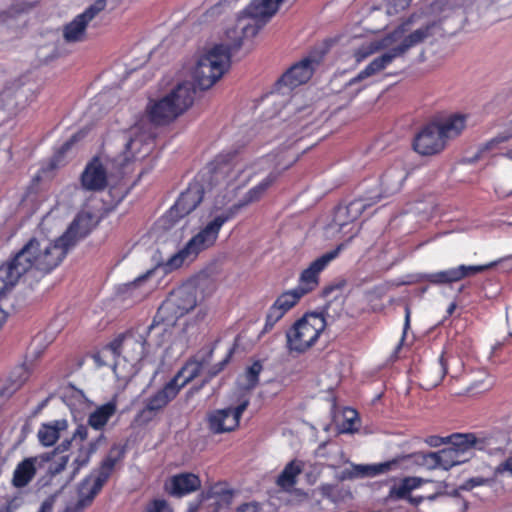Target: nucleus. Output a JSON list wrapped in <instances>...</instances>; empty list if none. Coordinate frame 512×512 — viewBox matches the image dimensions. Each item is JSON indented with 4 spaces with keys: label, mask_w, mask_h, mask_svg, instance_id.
I'll return each instance as SVG.
<instances>
[{
    "label": "nucleus",
    "mask_w": 512,
    "mask_h": 512,
    "mask_svg": "<svg viewBox=\"0 0 512 512\" xmlns=\"http://www.w3.org/2000/svg\"><path fill=\"white\" fill-rule=\"evenodd\" d=\"M446 439L447 443L462 457L468 450L476 449L475 433H454Z\"/></svg>",
    "instance_id": "2f4dec72"
},
{
    "label": "nucleus",
    "mask_w": 512,
    "mask_h": 512,
    "mask_svg": "<svg viewBox=\"0 0 512 512\" xmlns=\"http://www.w3.org/2000/svg\"><path fill=\"white\" fill-rule=\"evenodd\" d=\"M178 380H180V375H175L161 390L147 398L144 408L137 415V419L147 423L161 412L178 395Z\"/></svg>",
    "instance_id": "f8f14e48"
},
{
    "label": "nucleus",
    "mask_w": 512,
    "mask_h": 512,
    "mask_svg": "<svg viewBox=\"0 0 512 512\" xmlns=\"http://www.w3.org/2000/svg\"><path fill=\"white\" fill-rule=\"evenodd\" d=\"M139 130L140 127L137 125L117 137V144L121 151L114 156V159H118L116 162L121 169L131 160L145 158L151 151V143L148 140H152V135H139Z\"/></svg>",
    "instance_id": "1a4fd4ad"
},
{
    "label": "nucleus",
    "mask_w": 512,
    "mask_h": 512,
    "mask_svg": "<svg viewBox=\"0 0 512 512\" xmlns=\"http://www.w3.org/2000/svg\"><path fill=\"white\" fill-rule=\"evenodd\" d=\"M68 423L65 419L53 423L43 424L38 431V438L42 445L52 446L60 437V432L66 430Z\"/></svg>",
    "instance_id": "bb28decb"
},
{
    "label": "nucleus",
    "mask_w": 512,
    "mask_h": 512,
    "mask_svg": "<svg viewBox=\"0 0 512 512\" xmlns=\"http://www.w3.org/2000/svg\"><path fill=\"white\" fill-rule=\"evenodd\" d=\"M447 373V361L444 354L440 358L429 365L422 375V387L430 390L441 383Z\"/></svg>",
    "instance_id": "4be33fe9"
},
{
    "label": "nucleus",
    "mask_w": 512,
    "mask_h": 512,
    "mask_svg": "<svg viewBox=\"0 0 512 512\" xmlns=\"http://www.w3.org/2000/svg\"><path fill=\"white\" fill-rule=\"evenodd\" d=\"M118 159L107 158L102 162L94 157L81 174V185L87 191H103L107 187L108 176H118L121 168L117 165Z\"/></svg>",
    "instance_id": "9b49d317"
},
{
    "label": "nucleus",
    "mask_w": 512,
    "mask_h": 512,
    "mask_svg": "<svg viewBox=\"0 0 512 512\" xmlns=\"http://www.w3.org/2000/svg\"><path fill=\"white\" fill-rule=\"evenodd\" d=\"M213 348L209 349L207 354L198 362L188 363L185 367L177 372L176 375H180V379L184 377V379L179 382V390L184 387L188 382L196 378L200 374V370L207 364H209L212 354Z\"/></svg>",
    "instance_id": "c756f323"
},
{
    "label": "nucleus",
    "mask_w": 512,
    "mask_h": 512,
    "mask_svg": "<svg viewBox=\"0 0 512 512\" xmlns=\"http://www.w3.org/2000/svg\"><path fill=\"white\" fill-rule=\"evenodd\" d=\"M437 452L440 461V468H443L444 470H449L451 467L466 461V459L462 458V456H460V454H458V452L451 446Z\"/></svg>",
    "instance_id": "58836bf2"
},
{
    "label": "nucleus",
    "mask_w": 512,
    "mask_h": 512,
    "mask_svg": "<svg viewBox=\"0 0 512 512\" xmlns=\"http://www.w3.org/2000/svg\"><path fill=\"white\" fill-rule=\"evenodd\" d=\"M124 455V448L120 447L118 445H114L111 447L108 455L105 457V459L101 462V465L98 469V475L94 480V484L88 494L85 495L84 493V487L87 484L88 480H85L83 483L81 489H80V499L77 501V503L71 508L75 512H82L86 507H88L95 496L100 492L102 489L104 483L109 478L112 470L114 469L115 464L118 460H120Z\"/></svg>",
    "instance_id": "9d476101"
},
{
    "label": "nucleus",
    "mask_w": 512,
    "mask_h": 512,
    "mask_svg": "<svg viewBox=\"0 0 512 512\" xmlns=\"http://www.w3.org/2000/svg\"><path fill=\"white\" fill-rule=\"evenodd\" d=\"M72 437H73L74 440H76V439H79L80 441L86 440L87 437H88V429H87V427L84 426V425L78 426L76 431L73 433Z\"/></svg>",
    "instance_id": "e2e57ef3"
},
{
    "label": "nucleus",
    "mask_w": 512,
    "mask_h": 512,
    "mask_svg": "<svg viewBox=\"0 0 512 512\" xmlns=\"http://www.w3.org/2000/svg\"><path fill=\"white\" fill-rule=\"evenodd\" d=\"M233 492L225 489L222 485L217 484L213 486L207 493L206 499L210 500L208 512H220L223 508H228L232 503Z\"/></svg>",
    "instance_id": "393cba45"
},
{
    "label": "nucleus",
    "mask_w": 512,
    "mask_h": 512,
    "mask_svg": "<svg viewBox=\"0 0 512 512\" xmlns=\"http://www.w3.org/2000/svg\"><path fill=\"white\" fill-rule=\"evenodd\" d=\"M261 510L260 503L256 501H251L247 503H243L237 507V512H259Z\"/></svg>",
    "instance_id": "4d7b16f0"
},
{
    "label": "nucleus",
    "mask_w": 512,
    "mask_h": 512,
    "mask_svg": "<svg viewBox=\"0 0 512 512\" xmlns=\"http://www.w3.org/2000/svg\"><path fill=\"white\" fill-rule=\"evenodd\" d=\"M36 463L37 457H29L16 466L11 481L15 488H24L32 481L37 472Z\"/></svg>",
    "instance_id": "5701e85b"
},
{
    "label": "nucleus",
    "mask_w": 512,
    "mask_h": 512,
    "mask_svg": "<svg viewBox=\"0 0 512 512\" xmlns=\"http://www.w3.org/2000/svg\"><path fill=\"white\" fill-rule=\"evenodd\" d=\"M233 216L234 211H224L216 216L181 250L170 256L165 262L158 263L156 269L162 268L165 273H168L181 267L185 262L193 261L201 251L214 245L222 225Z\"/></svg>",
    "instance_id": "423d86ee"
},
{
    "label": "nucleus",
    "mask_w": 512,
    "mask_h": 512,
    "mask_svg": "<svg viewBox=\"0 0 512 512\" xmlns=\"http://www.w3.org/2000/svg\"><path fill=\"white\" fill-rule=\"evenodd\" d=\"M437 123L425 126L415 137L413 147L421 155H434L442 151L445 141Z\"/></svg>",
    "instance_id": "2eb2a0df"
},
{
    "label": "nucleus",
    "mask_w": 512,
    "mask_h": 512,
    "mask_svg": "<svg viewBox=\"0 0 512 512\" xmlns=\"http://www.w3.org/2000/svg\"><path fill=\"white\" fill-rule=\"evenodd\" d=\"M248 405H249V400H244L236 408H232V415L230 418V422H231L230 427H238L241 415L246 410Z\"/></svg>",
    "instance_id": "3c124183"
},
{
    "label": "nucleus",
    "mask_w": 512,
    "mask_h": 512,
    "mask_svg": "<svg viewBox=\"0 0 512 512\" xmlns=\"http://www.w3.org/2000/svg\"><path fill=\"white\" fill-rule=\"evenodd\" d=\"M197 305V289L191 284L174 290L158 308L153 322L147 329V335L164 336L176 325L177 320Z\"/></svg>",
    "instance_id": "7ed1b4c3"
},
{
    "label": "nucleus",
    "mask_w": 512,
    "mask_h": 512,
    "mask_svg": "<svg viewBox=\"0 0 512 512\" xmlns=\"http://www.w3.org/2000/svg\"><path fill=\"white\" fill-rule=\"evenodd\" d=\"M14 374L11 376L12 385L10 393L19 389L28 379V372L24 368H19V375L14 379Z\"/></svg>",
    "instance_id": "864d4df0"
},
{
    "label": "nucleus",
    "mask_w": 512,
    "mask_h": 512,
    "mask_svg": "<svg viewBox=\"0 0 512 512\" xmlns=\"http://www.w3.org/2000/svg\"><path fill=\"white\" fill-rule=\"evenodd\" d=\"M281 2L283 0H252L237 18L235 26L226 31V38L234 40V48H241L243 38L256 36L276 13Z\"/></svg>",
    "instance_id": "0eeeda50"
},
{
    "label": "nucleus",
    "mask_w": 512,
    "mask_h": 512,
    "mask_svg": "<svg viewBox=\"0 0 512 512\" xmlns=\"http://www.w3.org/2000/svg\"><path fill=\"white\" fill-rule=\"evenodd\" d=\"M442 18L432 17L424 12L413 13L405 19L394 31L390 33L393 43L404 56L411 48L444 37L448 31L443 26Z\"/></svg>",
    "instance_id": "f03ea898"
},
{
    "label": "nucleus",
    "mask_w": 512,
    "mask_h": 512,
    "mask_svg": "<svg viewBox=\"0 0 512 512\" xmlns=\"http://www.w3.org/2000/svg\"><path fill=\"white\" fill-rule=\"evenodd\" d=\"M248 405H249V400H244L236 408H232V415L230 418V422H231L230 427H238L241 415L246 410Z\"/></svg>",
    "instance_id": "603ef678"
},
{
    "label": "nucleus",
    "mask_w": 512,
    "mask_h": 512,
    "mask_svg": "<svg viewBox=\"0 0 512 512\" xmlns=\"http://www.w3.org/2000/svg\"><path fill=\"white\" fill-rule=\"evenodd\" d=\"M67 462H68V456L61 457L59 463H56L55 465L50 466L49 473L52 476L61 473L65 469Z\"/></svg>",
    "instance_id": "052dcab7"
},
{
    "label": "nucleus",
    "mask_w": 512,
    "mask_h": 512,
    "mask_svg": "<svg viewBox=\"0 0 512 512\" xmlns=\"http://www.w3.org/2000/svg\"><path fill=\"white\" fill-rule=\"evenodd\" d=\"M423 483V479L418 477H405L398 485L391 487L386 501H395L407 499L412 490L416 489Z\"/></svg>",
    "instance_id": "cd10ccee"
},
{
    "label": "nucleus",
    "mask_w": 512,
    "mask_h": 512,
    "mask_svg": "<svg viewBox=\"0 0 512 512\" xmlns=\"http://www.w3.org/2000/svg\"><path fill=\"white\" fill-rule=\"evenodd\" d=\"M426 443L431 447H438L442 444H448L446 437H439V436H429L426 439Z\"/></svg>",
    "instance_id": "0e129e2a"
},
{
    "label": "nucleus",
    "mask_w": 512,
    "mask_h": 512,
    "mask_svg": "<svg viewBox=\"0 0 512 512\" xmlns=\"http://www.w3.org/2000/svg\"><path fill=\"white\" fill-rule=\"evenodd\" d=\"M441 130L442 138L446 142L450 138H454L460 134L465 127V117L462 115H455L448 118L445 122L438 124Z\"/></svg>",
    "instance_id": "72a5a7b5"
},
{
    "label": "nucleus",
    "mask_w": 512,
    "mask_h": 512,
    "mask_svg": "<svg viewBox=\"0 0 512 512\" xmlns=\"http://www.w3.org/2000/svg\"><path fill=\"white\" fill-rule=\"evenodd\" d=\"M240 48H234V40L227 39L225 44H217L198 55L191 67L195 84L201 89L211 88L228 70L231 56Z\"/></svg>",
    "instance_id": "20e7f679"
},
{
    "label": "nucleus",
    "mask_w": 512,
    "mask_h": 512,
    "mask_svg": "<svg viewBox=\"0 0 512 512\" xmlns=\"http://www.w3.org/2000/svg\"><path fill=\"white\" fill-rule=\"evenodd\" d=\"M320 492L322 494V496L328 498V499H331L332 501H335V498L333 496V490H334V486L331 485V484H324L322 485L320 488Z\"/></svg>",
    "instance_id": "338daca9"
},
{
    "label": "nucleus",
    "mask_w": 512,
    "mask_h": 512,
    "mask_svg": "<svg viewBox=\"0 0 512 512\" xmlns=\"http://www.w3.org/2000/svg\"><path fill=\"white\" fill-rule=\"evenodd\" d=\"M122 344H123V339L117 338L103 349L109 350L110 351L109 357L112 358V360H114L117 356L120 355V349L122 347Z\"/></svg>",
    "instance_id": "6e6d98bb"
},
{
    "label": "nucleus",
    "mask_w": 512,
    "mask_h": 512,
    "mask_svg": "<svg viewBox=\"0 0 512 512\" xmlns=\"http://www.w3.org/2000/svg\"><path fill=\"white\" fill-rule=\"evenodd\" d=\"M94 227L92 214L83 211L76 215L65 233L56 240L31 238L12 258L0 265V294L15 286L31 269L51 272Z\"/></svg>",
    "instance_id": "f257e3e1"
},
{
    "label": "nucleus",
    "mask_w": 512,
    "mask_h": 512,
    "mask_svg": "<svg viewBox=\"0 0 512 512\" xmlns=\"http://www.w3.org/2000/svg\"><path fill=\"white\" fill-rule=\"evenodd\" d=\"M248 405H249V400H244L236 408H232V415L230 418V422H231L230 427H238L241 415L246 410Z\"/></svg>",
    "instance_id": "8fccbe9b"
},
{
    "label": "nucleus",
    "mask_w": 512,
    "mask_h": 512,
    "mask_svg": "<svg viewBox=\"0 0 512 512\" xmlns=\"http://www.w3.org/2000/svg\"><path fill=\"white\" fill-rule=\"evenodd\" d=\"M498 262L499 261H494V262H491L486 265H476V266L460 265L459 267L456 268V271L460 272L459 279L461 280L470 275H474L476 273L486 271V270L494 267L495 265H497Z\"/></svg>",
    "instance_id": "a18cd8bd"
},
{
    "label": "nucleus",
    "mask_w": 512,
    "mask_h": 512,
    "mask_svg": "<svg viewBox=\"0 0 512 512\" xmlns=\"http://www.w3.org/2000/svg\"><path fill=\"white\" fill-rule=\"evenodd\" d=\"M494 483V479L492 478H484V477H473L468 479L461 487L460 489L463 490H471L476 486L480 485H491Z\"/></svg>",
    "instance_id": "09e8293b"
},
{
    "label": "nucleus",
    "mask_w": 512,
    "mask_h": 512,
    "mask_svg": "<svg viewBox=\"0 0 512 512\" xmlns=\"http://www.w3.org/2000/svg\"><path fill=\"white\" fill-rule=\"evenodd\" d=\"M262 370L263 366L260 361H255L251 366H249L244 375L245 383L242 388L247 391L254 389L258 384V377Z\"/></svg>",
    "instance_id": "79ce46f5"
},
{
    "label": "nucleus",
    "mask_w": 512,
    "mask_h": 512,
    "mask_svg": "<svg viewBox=\"0 0 512 512\" xmlns=\"http://www.w3.org/2000/svg\"><path fill=\"white\" fill-rule=\"evenodd\" d=\"M302 472V462L293 460L289 462L277 478V485L281 488H290L296 484V477Z\"/></svg>",
    "instance_id": "473e14b6"
},
{
    "label": "nucleus",
    "mask_w": 512,
    "mask_h": 512,
    "mask_svg": "<svg viewBox=\"0 0 512 512\" xmlns=\"http://www.w3.org/2000/svg\"><path fill=\"white\" fill-rule=\"evenodd\" d=\"M106 7V0H96L82 14L78 15L87 25Z\"/></svg>",
    "instance_id": "c03bdc74"
},
{
    "label": "nucleus",
    "mask_w": 512,
    "mask_h": 512,
    "mask_svg": "<svg viewBox=\"0 0 512 512\" xmlns=\"http://www.w3.org/2000/svg\"><path fill=\"white\" fill-rule=\"evenodd\" d=\"M200 485L201 482L198 476L192 473H183L173 476L165 487L169 494L181 497L187 493L196 491L200 488Z\"/></svg>",
    "instance_id": "412c9836"
},
{
    "label": "nucleus",
    "mask_w": 512,
    "mask_h": 512,
    "mask_svg": "<svg viewBox=\"0 0 512 512\" xmlns=\"http://www.w3.org/2000/svg\"><path fill=\"white\" fill-rule=\"evenodd\" d=\"M148 512H172L164 500H156L152 509Z\"/></svg>",
    "instance_id": "680f3d73"
},
{
    "label": "nucleus",
    "mask_w": 512,
    "mask_h": 512,
    "mask_svg": "<svg viewBox=\"0 0 512 512\" xmlns=\"http://www.w3.org/2000/svg\"><path fill=\"white\" fill-rule=\"evenodd\" d=\"M109 350L102 349L100 352L93 355V359L95 360L96 364L101 367L108 364L107 360H111L112 358L109 357Z\"/></svg>",
    "instance_id": "13d9d810"
},
{
    "label": "nucleus",
    "mask_w": 512,
    "mask_h": 512,
    "mask_svg": "<svg viewBox=\"0 0 512 512\" xmlns=\"http://www.w3.org/2000/svg\"><path fill=\"white\" fill-rule=\"evenodd\" d=\"M267 314L275 320L279 321L285 313L276 304H273Z\"/></svg>",
    "instance_id": "774afa93"
},
{
    "label": "nucleus",
    "mask_w": 512,
    "mask_h": 512,
    "mask_svg": "<svg viewBox=\"0 0 512 512\" xmlns=\"http://www.w3.org/2000/svg\"><path fill=\"white\" fill-rule=\"evenodd\" d=\"M304 296L302 290L297 288L282 293L274 302L284 313L294 307Z\"/></svg>",
    "instance_id": "4c0bfd02"
},
{
    "label": "nucleus",
    "mask_w": 512,
    "mask_h": 512,
    "mask_svg": "<svg viewBox=\"0 0 512 512\" xmlns=\"http://www.w3.org/2000/svg\"><path fill=\"white\" fill-rule=\"evenodd\" d=\"M504 472H509L512 475V455L505 461L501 462L494 471L495 475L502 474Z\"/></svg>",
    "instance_id": "bf43d9fd"
},
{
    "label": "nucleus",
    "mask_w": 512,
    "mask_h": 512,
    "mask_svg": "<svg viewBox=\"0 0 512 512\" xmlns=\"http://www.w3.org/2000/svg\"><path fill=\"white\" fill-rule=\"evenodd\" d=\"M493 386V382L488 376V374L484 371L479 373V377L476 381H474L470 387L469 391L483 392L489 390Z\"/></svg>",
    "instance_id": "de8ad7c7"
},
{
    "label": "nucleus",
    "mask_w": 512,
    "mask_h": 512,
    "mask_svg": "<svg viewBox=\"0 0 512 512\" xmlns=\"http://www.w3.org/2000/svg\"><path fill=\"white\" fill-rule=\"evenodd\" d=\"M392 44H393L392 37L390 34H388L380 41L371 42L368 45L361 46L359 49H357L354 52V58L357 63H360L364 59L369 57L370 55H372L382 49L388 48Z\"/></svg>",
    "instance_id": "f704fd0d"
},
{
    "label": "nucleus",
    "mask_w": 512,
    "mask_h": 512,
    "mask_svg": "<svg viewBox=\"0 0 512 512\" xmlns=\"http://www.w3.org/2000/svg\"><path fill=\"white\" fill-rule=\"evenodd\" d=\"M227 169V165L217 166L214 163H211L207 167V172L202 175V182H208L210 186L218 185L220 183V179H223L226 174Z\"/></svg>",
    "instance_id": "a19ab883"
},
{
    "label": "nucleus",
    "mask_w": 512,
    "mask_h": 512,
    "mask_svg": "<svg viewBox=\"0 0 512 512\" xmlns=\"http://www.w3.org/2000/svg\"><path fill=\"white\" fill-rule=\"evenodd\" d=\"M375 203V200L359 198L349 202L347 205H339L335 210L334 225L338 226L339 230L342 231L349 223L357 220L366 208Z\"/></svg>",
    "instance_id": "f3484780"
},
{
    "label": "nucleus",
    "mask_w": 512,
    "mask_h": 512,
    "mask_svg": "<svg viewBox=\"0 0 512 512\" xmlns=\"http://www.w3.org/2000/svg\"><path fill=\"white\" fill-rule=\"evenodd\" d=\"M398 463L399 459H393L379 464H352L350 468L344 469L338 475V479L345 481L355 478L374 477L392 470Z\"/></svg>",
    "instance_id": "a211bd4d"
},
{
    "label": "nucleus",
    "mask_w": 512,
    "mask_h": 512,
    "mask_svg": "<svg viewBox=\"0 0 512 512\" xmlns=\"http://www.w3.org/2000/svg\"><path fill=\"white\" fill-rule=\"evenodd\" d=\"M106 438L104 434H100L95 440L91 441L88 446L81 447L79 449V454L74 460V464L76 465L73 476L77 473V471L84 465L89 462V459L93 453H95L101 442H105Z\"/></svg>",
    "instance_id": "c9c22d12"
},
{
    "label": "nucleus",
    "mask_w": 512,
    "mask_h": 512,
    "mask_svg": "<svg viewBox=\"0 0 512 512\" xmlns=\"http://www.w3.org/2000/svg\"><path fill=\"white\" fill-rule=\"evenodd\" d=\"M405 179V172L402 169L387 171L382 176V186L388 194H394L400 190Z\"/></svg>",
    "instance_id": "e433bc0d"
},
{
    "label": "nucleus",
    "mask_w": 512,
    "mask_h": 512,
    "mask_svg": "<svg viewBox=\"0 0 512 512\" xmlns=\"http://www.w3.org/2000/svg\"><path fill=\"white\" fill-rule=\"evenodd\" d=\"M204 186L201 182L195 181L181 193L175 205L168 211L165 221H176L191 213L202 201Z\"/></svg>",
    "instance_id": "ddd939ff"
},
{
    "label": "nucleus",
    "mask_w": 512,
    "mask_h": 512,
    "mask_svg": "<svg viewBox=\"0 0 512 512\" xmlns=\"http://www.w3.org/2000/svg\"><path fill=\"white\" fill-rule=\"evenodd\" d=\"M231 415L232 408L220 409L211 413L208 417L210 430L217 434L233 431L236 427H230Z\"/></svg>",
    "instance_id": "c85d7f7f"
},
{
    "label": "nucleus",
    "mask_w": 512,
    "mask_h": 512,
    "mask_svg": "<svg viewBox=\"0 0 512 512\" xmlns=\"http://www.w3.org/2000/svg\"><path fill=\"white\" fill-rule=\"evenodd\" d=\"M329 308L330 304L326 306L322 313H306L294 323L286 333L287 347L290 351L302 353L315 343L326 326Z\"/></svg>",
    "instance_id": "6e6552de"
},
{
    "label": "nucleus",
    "mask_w": 512,
    "mask_h": 512,
    "mask_svg": "<svg viewBox=\"0 0 512 512\" xmlns=\"http://www.w3.org/2000/svg\"><path fill=\"white\" fill-rule=\"evenodd\" d=\"M403 57L402 53L399 52L395 46L391 47L381 56L375 58L363 71H361L356 77L350 80L349 84H356L368 77H371L380 71L384 70L390 63L396 58Z\"/></svg>",
    "instance_id": "aec40b11"
},
{
    "label": "nucleus",
    "mask_w": 512,
    "mask_h": 512,
    "mask_svg": "<svg viewBox=\"0 0 512 512\" xmlns=\"http://www.w3.org/2000/svg\"><path fill=\"white\" fill-rule=\"evenodd\" d=\"M413 457L417 464L426 466L428 469H436L440 468V461L438 452H418L413 455L405 456L402 458H398L399 462L403 459Z\"/></svg>",
    "instance_id": "ea45409f"
},
{
    "label": "nucleus",
    "mask_w": 512,
    "mask_h": 512,
    "mask_svg": "<svg viewBox=\"0 0 512 512\" xmlns=\"http://www.w3.org/2000/svg\"><path fill=\"white\" fill-rule=\"evenodd\" d=\"M194 95V83L179 82L166 95L149 102L146 113L150 122L157 126L169 124L192 106Z\"/></svg>",
    "instance_id": "39448f33"
},
{
    "label": "nucleus",
    "mask_w": 512,
    "mask_h": 512,
    "mask_svg": "<svg viewBox=\"0 0 512 512\" xmlns=\"http://www.w3.org/2000/svg\"><path fill=\"white\" fill-rule=\"evenodd\" d=\"M342 247L343 244H340L334 250L329 251L314 260L305 270L302 271L299 278V286L296 288L298 290H302L304 295L313 291L319 284V273L328 265V263L338 256Z\"/></svg>",
    "instance_id": "4468645a"
},
{
    "label": "nucleus",
    "mask_w": 512,
    "mask_h": 512,
    "mask_svg": "<svg viewBox=\"0 0 512 512\" xmlns=\"http://www.w3.org/2000/svg\"><path fill=\"white\" fill-rule=\"evenodd\" d=\"M87 24L76 16L63 27V38L67 43L82 42L86 39Z\"/></svg>",
    "instance_id": "7c9ffc66"
},
{
    "label": "nucleus",
    "mask_w": 512,
    "mask_h": 512,
    "mask_svg": "<svg viewBox=\"0 0 512 512\" xmlns=\"http://www.w3.org/2000/svg\"><path fill=\"white\" fill-rule=\"evenodd\" d=\"M116 410L117 406L114 401L97 407L95 411L89 415L88 425L95 430L103 429L109 419L116 413Z\"/></svg>",
    "instance_id": "a878e982"
},
{
    "label": "nucleus",
    "mask_w": 512,
    "mask_h": 512,
    "mask_svg": "<svg viewBox=\"0 0 512 512\" xmlns=\"http://www.w3.org/2000/svg\"><path fill=\"white\" fill-rule=\"evenodd\" d=\"M476 449L485 451L490 455L501 453L504 454L505 447L508 445L510 438L507 432L500 429H492L475 433Z\"/></svg>",
    "instance_id": "dca6fc26"
},
{
    "label": "nucleus",
    "mask_w": 512,
    "mask_h": 512,
    "mask_svg": "<svg viewBox=\"0 0 512 512\" xmlns=\"http://www.w3.org/2000/svg\"><path fill=\"white\" fill-rule=\"evenodd\" d=\"M279 173L271 172L265 180H263L259 185L250 189L245 197L239 201L237 204H234L227 211H234V215L241 209L242 207L253 203L259 200L265 191L272 185V183L276 180Z\"/></svg>",
    "instance_id": "b1692460"
},
{
    "label": "nucleus",
    "mask_w": 512,
    "mask_h": 512,
    "mask_svg": "<svg viewBox=\"0 0 512 512\" xmlns=\"http://www.w3.org/2000/svg\"><path fill=\"white\" fill-rule=\"evenodd\" d=\"M233 351H234V348L230 349L228 354L222 361H220L218 364L212 366L209 369L208 374H209L210 378L216 376L218 373H220L224 369V367L229 363L230 358L233 354Z\"/></svg>",
    "instance_id": "5fc2aeb1"
},
{
    "label": "nucleus",
    "mask_w": 512,
    "mask_h": 512,
    "mask_svg": "<svg viewBox=\"0 0 512 512\" xmlns=\"http://www.w3.org/2000/svg\"><path fill=\"white\" fill-rule=\"evenodd\" d=\"M459 274L460 272L456 271V268H453L450 270L429 274L426 276V278L433 284H448L460 281Z\"/></svg>",
    "instance_id": "37998d69"
},
{
    "label": "nucleus",
    "mask_w": 512,
    "mask_h": 512,
    "mask_svg": "<svg viewBox=\"0 0 512 512\" xmlns=\"http://www.w3.org/2000/svg\"><path fill=\"white\" fill-rule=\"evenodd\" d=\"M55 498L56 496L52 495L48 497L45 501H43L38 512H52Z\"/></svg>",
    "instance_id": "69168bd1"
},
{
    "label": "nucleus",
    "mask_w": 512,
    "mask_h": 512,
    "mask_svg": "<svg viewBox=\"0 0 512 512\" xmlns=\"http://www.w3.org/2000/svg\"><path fill=\"white\" fill-rule=\"evenodd\" d=\"M314 62V60L306 58L293 65L281 76V78L278 80V84H282L292 89L306 83L312 77V63Z\"/></svg>",
    "instance_id": "6ab92c4d"
},
{
    "label": "nucleus",
    "mask_w": 512,
    "mask_h": 512,
    "mask_svg": "<svg viewBox=\"0 0 512 512\" xmlns=\"http://www.w3.org/2000/svg\"><path fill=\"white\" fill-rule=\"evenodd\" d=\"M83 137H84V134L82 132H78V133L74 134L68 141H66L61 146V148L59 149L57 154L53 157V159L51 161V164H50L51 167L55 168L56 167V163L60 161V159L72 147V145L74 143H76L77 141H79L80 139H82Z\"/></svg>",
    "instance_id": "49530a36"
}]
</instances>
